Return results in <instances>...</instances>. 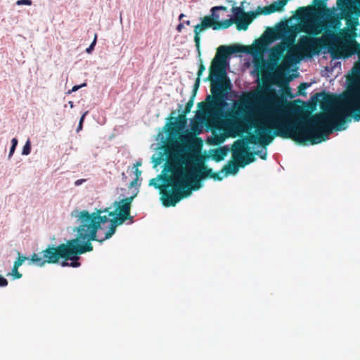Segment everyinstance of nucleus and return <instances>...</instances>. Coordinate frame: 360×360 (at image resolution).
Instances as JSON below:
<instances>
[{
  "label": "nucleus",
  "instance_id": "obj_1",
  "mask_svg": "<svg viewBox=\"0 0 360 360\" xmlns=\"http://www.w3.org/2000/svg\"><path fill=\"white\" fill-rule=\"evenodd\" d=\"M297 96L293 94L286 81L285 87H280L276 94L259 93L255 98L254 111L259 120V126L255 134L250 133L253 128L250 115L253 111L249 100V165L255 161V155L262 160L267 156V146L274 140V136L291 139L298 143L310 141L311 144L320 143L329 139L327 131L323 130L325 124L331 116L319 112L311 117H299L293 121L290 120L289 99ZM252 96L249 90V99Z\"/></svg>",
  "mask_w": 360,
  "mask_h": 360
},
{
  "label": "nucleus",
  "instance_id": "obj_2",
  "mask_svg": "<svg viewBox=\"0 0 360 360\" xmlns=\"http://www.w3.org/2000/svg\"><path fill=\"white\" fill-rule=\"evenodd\" d=\"M248 56V45L233 44L221 45L217 49L215 56L209 67V75L203 80L210 82L211 94L207 96L210 103L221 100V116L230 120L247 117L248 91L243 92L242 98L233 100L234 92L227 76L231 56L243 57Z\"/></svg>",
  "mask_w": 360,
  "mask_h": 360
},
{
  "label": "nucleus",
  "instance_id": "obj_3",
  "mask_svg": "<svg viewBox=\"0 0 360 360\" xmlns=\"http://www.w3.org/2000/svg\"><path fill=\"white\" fill-rule=\"evenodd\" d=\"M110 207L105 209H95V211L90 213L87 210L78 212L75 210L71 215L77 217V221L79 224L78 226L72 229L73 232L91 243L98 240V231L101 229V225L107 223L109 219L106 215H101L103 213L110 212Z\"/></svg>",
  "mask_w": 360,
  "mask_h": 360
},
{
  "label": "nucleus",
  "instance_id": "obj_4",
  "mask_svg": "<svg viewBox=\"0 0 360 360\" xmlns=\"http://www.w3.org/2000/svg\"><path fill=\"white\" fill-rule=\"evenodd\" d=\"M333 113H336L337 116L330 117L323 127V130L328 134L333 130H345L347 128L348 118L350 116H352L354 121H360V92L349 101L346 108L331 109L326 115L331 116Z\"/></svg>",
  "mask_w": 360,
  "mask_h": 360
},
{
  "label": "nucleus",
  "instance_id": "obj_5",
  "mask_svg": "<svg viewBox=\"0 0 360 360\" xmlns=\"http://www.w3.org/2000/svg\"><path fill=\"white\" fill-rule=\"evenodd\" d=\"M214 154L210 156L212 160L217 162L224 160L229 153L231 152L233 158L241 159V167L244 168L248 165V122H243L241 139L236 140L231 146H224L213 150Z\"/></svg>",
  "mask_w": 360,
  "mask_h": 360
},
{
  "label": "nucleus",
  "instance_id": "obj_6",
  "mask_svg": "<svg viewBox=\"0 0 360 360\" xmlns=\"http://www.w3.org/2000/svg\"><path fill=\"white\" fill-rule=\"evenodd\" d=\"M269 58L265 59L262 66V82L264 85L268 86V91H274L273 85L281 84L283 73L276 70V67L281 57V53L275 48L269 50Z\"/></svg>",
  "mask_w": 360,
  "mask_h": 360
},
{
  "label": "nucleus",
  "instance_id": "obj_7",
  "mask_svg": "<svg viewBox=\"0 0 360 360\" xmlns=\"http://www.w3.org/2000/svg\"><path fill=\"white\" fill-rule=\"evenodd\" d=\"M67 245L68 246V250L65 252L63 261L60 263L63 267L77 268L80 266L79 255L93 250L92 243L77 234L75 238L68 240Z\"/></svg>",
  "mask_w": 360,
  "mask_h": 360
},
{
  "label": "nucleus",
  "instance_id": "obj_8",
  "mask_svg": "<svg viewBox=\"0 0 360 360\" xmlns=\"http://www.w3.org/2000/svg\"><path fill=\"white\" fill-rule=\"evenodd\" d=\"M68 240L65 243H61L57 246L49 245L47 248L41 253L43 257L39 254L33 253L30 259V264H34L37 266L42 267L46 263L57 264L60 259H63L65 252L68 250Z\"/></svg>",
  "mask_w": 360,
  "mask_h": 360
},
{
  "label": "nucleus",
  "instance_id": "obj_9",
  "mask_svg": "<svg viewBox=\"0 0 360 360\" xmlns=\"http://www.w3.org/2000/svg\"><path fill=\"white\" fill-rule=\"evenodd\" d=\"M182 187L186 186L185 189L176 190L174 189V185H165L164 189L167 191L168 193H162V191H160L161 194L160 200L163 206L169 207L175 206L182 199L189 197L191 195V187L188 184H181Z\"/></svg>",
  "mask_w": 360,
  "mask_h": 360
},
{
  "label": "nucleus",
  "instance_id": "obj_10",
  "mask_svg": "<svg viewBox=\"0 0 360 360\" xmlns=\"http://www.w3.org/2000/svg\"><path fill=\"white\" fill-rule=\"evenodd\" d=\"M167 158L163 165V169L160 175H162L163 177H167L170 180L167 181V185H174V189L183 190L186 188V186L182 187L181 184H187L186 182V174L183 169H176L174 165L168 162Z\"/></svg>",
  "mask_w": 360,
  "mask_h": 360
},
{
  "label": "nucleus",
  "instance_id": "obj_11",
  "mask_svg": "<svg viewBox=\"0 0 360 360\" xmlns=\"http://www.w3.org/2000/svg\"><path fill=\"white\" fill-rule=\"evenodd\" d=\"M333 25L330 24L329 25H324V29L323 30V34L321 37H310L307 36H301L299 40V44L302 46L304 47L307 52H309L310 55V58L314 56H316L319 54V51L316 50V46L323 43L326 39H334L335 35L330 28Z\"/></svg>",
  "mask_w": 360,
  "mask_h": 360
},
{
  "label": "nucleus",
  "instance_id": "obj_12",
  "mask_svg": "<svg viewBox=\"0 0 360 360\" xmlns=\"http://www.w3.org/2000/svg\"><path fill=\"white\" fill-rule=\"evenodd\" d=\"M174 111L171 113L168 122L163 127L164 132L167 134L169 139H175L178 137L179 132L176 129H179L184 133L188 131L186 116L180 113L179 117H176Z\"/></svg>",
  "mask_w": 360,
  "mask_h": 360
},
{
  "label": "nucleus",
  "instance_id": "obj_13",
  "mask_svg": "<svg viewBox=\"0 0 360 360\" xmlns=\"http://www.w3.org/2000/svg\"><path fill=\"white\" fill-rule=\"evenodd\" d=\"M200 23L194 26V39L201 40L200 34L207 30L212 28L214 26L215 23L220 21V15L219 11H217L214 6L210 9V13L200 17Z\"/></svg>",
  "mask_w": 360,
  "mask_h": 360
},
{
  "label": "nucleus",
  "instance_id": "obj_14",
  "mask_svg": "<svg viewBox=\"0 0 360 360\" xmlns=\"http://www.w3.org/2000/svg\"><path fill=\"white\" fill-rule=\"evenodd\" d=\"M220 103H221V100H218L217 101L210 103V101H207V98L205 99V102H199L197 104L198 111L196 112V115L195 116V118H194L195 120H197L200 122H205V120L202 116L204 114V110L206 107L210 108L219 107V109L217 111V115L220 118L228 120L229 122H232L241 120L242 122H243L245 124L248 122V117H246L245 115H244L243 118H238V119H236V120H230V119L225 118V117H222L221 116L222 108L220 105Z\"/></svg>",
  "mask_w": 360,
  "mask_h": 360
},
{
  "label": "nucleus",
  "instance_id": "obj_15",
  "mask_svg": "<svg viewBox=\"0 0 360 360\" xmlns=\"http://www.w3.org/2000/svg\"><path fill=\"white\" fill-rule=\"evenodd\" d=\"M163 129L158 134L157 140L160 141L159 146L157 148V150H159L158 156L155 157V155H153L151 157V162L153 164V167L155 168L158 165H160L164 160H166L167 158L170 157V151L166 148L165 142L168 136L167 137L165 136Z\"/></svg>",
  "mask_w": 360,
  "mask_h": 360
},
{
  "label": "nucleus",
  "instance_id": "obj_16",
  "mask_svg": "<svg viewBox=\"0 0 360 360\" xmlns=\"http://www.w3.org/2000/svg\"><path fill=\"white\" fill-rule=\"evenodd\" d=\"M138 191L133 195L125 198L120 201H115L113 205L115 207L114 211L108 212V217H115L123 215L127 212H130L131 207V202L136 196Z\"/></svg>",
  "mask_w": 360,
  "mask_h": 360
},
{
  "label": "nucleus",
  "instance_id": "obj_17",
  "mask_svg": "<svg viewBox=\"0 0 360 360\" xmlns=\"http://www.w3.org/2000/svg\"><path fill=\"white\" fill-rule=\"evenodd\" d=\"M302 31L312 36L311 37H316L324 29V25L318 20H311L309 21L303 22L302 24Z\"/></svg>",
  "mask_w": 360,
  "mask_h": 360
},
{
  "label": "nucleus",
  "instance_id": "obj_18",
  "mask_svg": "<svg viewBox=\"0 0 360 360\" xmlns=\"http://www.w3.org/2000/svg\"><path fill=\"white\" fill-rule=\"evenodd\" d=\"M194 42L195 44L196 51L198 53V70L197 72V78L195 79L193 86H195V88H199L200 84L201 76L202 75V74L206 68H205V65H204L202 56H201L202 53H201V49H200V40L194 39Z\"/></svg>",
  "mask_w": 360,
  "mask_h": 360
},
{
  "label": "nucleus",
  "instance_id": "obj_19",
  "mask_svg": "<svg viewBox=\"0 0 360 360\" xmlns=\"http://www.w3.org/2000/svg\"><path fill=\"white\" fill-rule=\"evenodd\" d=\"M241 165L239 166L236 162L229 160L220 170L222 179L229 175H235L238 173Z\"/></svg>",
  "mask_w": 360,
  "mask_h": 360
},
{
  "label": "nucleus",
  "instance_id": "obj_20",
  "mask_svg": "<svg viewBox=\"0 0 360 360\" xmlns=\"http://www.w3.org/2000/svg\"><path fill=\"white\" fill-rule=\"evenodd\" d=\"M184 152V150H180L175 151L172 154L170 153V155H172L174 162L173 165H174L176 169L177 167H181V169H184V168L188 167L189 165L188 161L186 159L185 157L181 155Z\"/></svg>",
  "mask_w": 360,
  "mask_h": 360
},
{
  "label": "nucleus",
  "instance_id": "obj_21",
  "mask_svg": "<svg viewBox=\"0 0 360 360\" xmlns=\"http://www.w3.org/2000/svg\"><path fill=\"white\" fill-rule=\"evenodd\" d=\"M199 88H195V86H193L192 94L191 96L186 104L185 108L183 110V105L179 104L178 106V112L179 113H183L184 116H187L188 113H190L191 108L193 106L194 101L195 98V96L197 95V92L198 91Z\"/></svg>",
  "mask_w": 360,
  "mask_h": 360
},
{
  "label": "nucleus",
  "instance_id": "obj_22",
  "mask_svg": "<svg viewBox=\"0 0 360 360\" xmlns=\"http://www.w3.org/2000/svg\"><path fill=\"white\" fill-rule=\"evenodd\" d=\"M200 172L202 174V179H212L214 181H221L220 171L214 172L212 168L208 167L207 165L203 166L200 169Z\"/></svg>",
  "mask_w": 360,
  "mask_h": 360
},
{
  "label": "nucleus",
  "instance_id": "obj_23",
  "mask_svg": "<svg viewBox=\"0 0 360 360\" xmlns=\"http://www.w3.org/2000/svg\"><path fill=\"white\" fill-rule=\"evenodd\" d=\"M245 3V0H243L240 2V5L239 6H233L231 8V12L233 13L232 18L239 19L241 17L248 18V12H246L244 9V4Z\"/></svg>",
  "mask_w": 360,
  "mask_h": 360
},
{
  "label": "nucleus",
  "instance_id": "obj_24",
  "mask_svg": "<svg viewBox=\"0 0 360 360\" xmlns=\"http://www.w3.org/2000/svg\"><path fill=\"white\" fill-rule=\"evenodd\" d=\"M168 180H170V179L169 178H167V177H163L162 175H159L158 174L157 176V177L151 179L149 181V186H153L155 188L159 189L160 191L162 186L159 183V181H161V184H162L163 186H164L165 185H167V181H168Z\"/></svg>",
  "mask_w": 360,
  "mask_h": 360
},
{
  "label": "nucleus",
  "instance_id": "obj_25",
  "mask_svg": "<svg viewBox=\"0 0 360 360\" xmlns=\"http://www.w3.org/2000/svg\"><path fill=\"white\" fill-rule=\"evenodd\" d=\"M235 22L234 18H229L226 19L222 21L218 22V23H215L214 26L213 27L214 30H225L231 27Z\"/></svg>",
  "mask_w": 360,
  "mask_h": 360
},
{
  "label": "nucleus",
  "instance_id": "obj_26",
  "mask_svg": "<svg viewBox=\"0 0 360 360\" xmlns=\"http://www.w3.org/2000/svg\"><path fill=\"white\" fill-rule=\"evenodd\" d=\"M203 186V179L200 175L194 176L193 179V188H191L192 191H198Z\"/></svg>",
  "mask_w": 360,
  "mask_h": 360
},
{
  "label": "nucleus",
  "instance_id": "obj_27",
  "mask_svg": "<svg viewBox=\"0 0 360 360\" xmlns=\"http://www.w3.org/2000/svg\"><path fill=\"white\" fill-rule=\"evenodd\" d=\"M117 227L112 225L111 223L110 224L109 229L108 231L105 234V237L103 238L100 239L98 237V240L96 241L102 243L104 240L110 238L115 233Z\"/></svg>",
  "mask_w": 360,
  "mask_h": 360
},
{
  "label": "nucleus",
  "instance_id": "obj_28",
  "mask_svg": "<svg viewBox=\"0 0 360 360\" xmlns=\"http://www.w3.org/2000/svg\"><path fill=\"white\" fill-rule=\"evenodd\" d=\"M240 19H235L233 24L236 25V28L238 31L247 30H248V18H244L243 22H240Z\"/></svg>",
  "mask_w": 360,
  "mask_h": 360
},
{
  "label": "nucleus",
  "instance_id": "obj_29",
  "mask_svg": "<svg viewBox=\"0 0 360 360\" xmlns=\"http://www.w3.org/2000/svg\"><path fill=\"white\" fill-rule=\"evenodd\" d=\"M346 85L349 89H355L358 85V79L353 75H350L347 79Z\"/></svg>",
  "mask_w": 360,
  "mask_h": 360
},
{
  "label": "nucleus",
  "instance_id": "obj_30",
  "mask_svg": "<svg viewBox=\"0 0 360 360\" xmlns=\"http://www.w3.org/2000/svg\"><path fill=\"white\" fill-rule=\"evenodd\" d=\"M30 258H28L25 255H22L19 252H18V257L16 260L14 262L13 266L19 268L23 264L24 262H25L26 260L30 261Z\"/></svg>",
  "mask_w": 360,
  "mask_h": 360
},
{
  "label": "nucleus",
  "instance_id": "obj_31",
  "mask_svg": "<svg viewBox=\"0 0 360 360\" xmlns=\"http://www.w3.org/2000/svg\"><path fill=\"white\" fill-rule=\"evenodd\" d=\"M203 123L204 122H200V124H195L193 123H191L190 128L191 133L195 136L200 134L202 132Z\"/></svg>",
  "mask_w": 360,
  "mask_h": 360
},
{
  "label": "nucleus",
  "instance_id": "obj_32",
  "mask_svg": "<svg viewBox=\"0 0 360 360\" xmlns=\"http://www.w3.org/2000/svg\"><path fill=\"white\" fill-rule=\"evenodd\" d=\"M311 82L309 83V82H302L300 84V86H299V90H298V92H297V96H307V93L305 92L306 89L307 88H309L311 85Z\"/></svg>",
  "mask_w": 360,
  "mask_h": 360
},
{
  "label": "nucleus",
  "instance_id": "obj_33",
  "mask_svg": "<svg viewBox=\"0 0 360 360\" xmlns=\"http://www.w3.org/2000/svg\"><path fill=\"white\" fill-rule=\"evenodd\" d=\"M112 217V219L110 220V222L115 227L123 224L125 221V219L123 218L122 215H118Z\"/></svg>",
  "mask_w": 360,
  "mask_h": 360
},
{
  "label": "nucleus",
  "instance_id": "obj_34",
  "mask_svg": "<svg viewBox=\"0 0 360 360\" xmlns=\"http://www.w3.org/2000/svg\"><path fill=\"white\" fill-rule=\"evenodd\" d=\"M18 139L16 138H13L11 140V146L10 148V151H9V154H8V158L10 159L12 155H13L15 150V148L18 146Z\"/></svg>",
  "mask_w": 360,
  "mask_h": 360
},
{
  "label": "nucleus",
  "instance_id": "obj_35",
  "mask_svg": "<svg viewBox=\"0 0 360 360\" xmlns=\"http://www.w3.org/2000/svg\"><path fill=\"white\" fill-rule=\"evenodd\" d=\"M30 152H31V142H30V140L28 139L22 148V155H28L30 153Z\"/></svg>",
  "mask_w": 360,
  "mask_h": 360
},
{
  "label": "nucleus",
  "instance_id": "obj_36",
  "mask_svg": "<svg viewBox=\"0 0 360 360\" xmlns=\"http://www.w3.org/2000/svg\"><path fill=\"white\" fill-rule=\"evenodd\" d=\"M7 276H12L13 279H19L22 275L18 271V268L13 266L11 273H8Z\"/></svg>",
  "mask_w": 360,
  "mask_h": 360
},
{
  "label": "nucleus",
  "instance_id": "obj_37",
  "mask_svg": "<svg viewBox=\"0 0 360 360\" xmlns=\"http://www.w3.org/2000/svg\"><path fill=\"white\" fill-rule=\"evenodd\" d=\"M262 14V10L260 11H249V25L256 18L259 14Z\"/></svg>",
  "mask_w": 360,
  "mask_h": 360
},
{
  "label": "nucleus",
  "instance_id": "obj_38",
  "mask_svg": "<svg viewBox=\"0 0 360 360\" xmlns=\"http://www.w3.org/2000/svg\"><path fill=\"white\" fill-rule=\"evenodd\" d=\"M88 113V111H86L83 113V115L81 116L80 119H79V124H78V126H77V132H79L80 130L82 129V127H83V122H84V118H85V116L87 115Z\"/></svg>",
  "mask_w": 360,
  "mask_h": 360
},
{
  "label": "nucleus",
  "instance_id": "obj_39",
  "mask_svg": "<svg viewBox=\"0 0 360 360\" xmlns=\"http://www.w3.org/2000/svg\"><path fill=\"white\" fill-rule=\"evenodd\" d=\"M324 96H325V91H321V92L316 93L314 95H313L311 97V99L312 101H319V100L323 98Z\"/></svg>",
  "mask_w": 360,
  "mask_h": 360
},
{
  "label": "nucleus",
  "instance_id": "obj_40",
  "mask_svg": "<svg viewBox=\"0 0 360 360\" xmlns=\"http://www.w3.org/2000/svg\"><path fill=\"white\" fill-rule=\"evenodd\" d=\"M96 39H97V35L95 34V37H94V39L93 41L91 42L90 46L86 49V53H91L92 52V51L94 49V47H95L96 44Z\"/></svg>",
  "mask_w": 360,
  "mask_h": 360
},
{
  "label": "nucleus",
  "instance_id": "obj_41",
  "mask_svg": "<svg viewBox=\"0 0 360 360\" xmlns=\"http://www.w3.org/2000/svg\"><path fill=\"white\" fill-rule=\"evenodd\" d=\"M326 0H313L312 4L315 6L324 7L326 6Z\"/></svg>",
  "mask_w": 360,
  "mask_h": 360
},
{
  "label": "nucleus",
  "instance_id": "obj_42",
  "mask_svg": "<svg viewBox=\"0 0 360 360\" xmlns=\"http://www.w3.org/2000/svg\"><path fill=\"white\" fill-rule=\"evenodd\" d=\"M86 86V82H84L82 83V84L80 85H75L72 89L70 91H68V94H70L72 92H75L77 91V90H79L80 88L82 87H84V86Z\"/></svg>",
  "mask_w": 360,
  "mask_h": 360
},
{
  "label": "nucleus",
  "instance_id": "obj_43",
  "mask_svg": "<svg viewBox=\"0 0 360 360\" xmlns=\"http://www.w3.org/2000/svg\"><path fill=\"white\" fill-rule=\"evenodd\" d=\"M311 11V7L308 6H304V7H300L298 8V12L300 13H308L309 11Z\"/></svg>",
  "mask_w": 360,
  "mask_h": 360
},
{
  "label": "nucleus",
  "instance_id": "obj_44",
  "mask_svg": "<svg viewBox=\"0 0 360 360\" xmlns=\"http://www.w3.org/2000/svg\"><path fill=\"white\" fill-rule=\"evenodd\" d=\"M17 5H27L30 6L32 4L31 0H18L16 2Z\"/></svg>",
  "mask_w": 360,
  "mask_h": 360
},
{
  "label": "nucleus",
  "instance_id": "obj_45",
  "mask_svg": "<svg viewBox=\"0 0 360 360\" xmlns=\"http://www.w3.org/2000/svg\"><path fill=\"white\" fill-rule=\"evenodd\" d=\"M352 72L354 75H360V64L352 68Z\"/></svg>",
  "mask_w": 360,
  "mask_h": 360
},
{
  "label": "nucleus",
  "instance_id": "obj_46",
  "mask_svg": "<svg viewBox=\"0 0 360 360\" xmlns=\"http://www.w3.org/2000/svg\"><path fill=\"white\" fill-rule=\"evenodd\" d=\"M333 72V68L326 67L325 70L323 71L322 76L323 77H329L328 73Z\"/></svg>",
  "mask_w": 360,
  "mask_h": 360
},
{
  "label": "nucleus",
  "instance_id": "obj_47",
  "mask_svg": "<svg viewBox=\"0 0 360 360\" xmlns=\"http://www.w3.org/2000/svg\"><path fill=\"white\" fill-rule=\"evenodd\" d=\"M8 285V281L4 276H0V287H5Z\"/></svg>",
  "mask_w": 360,
  "mask_h": 360
},
{
  "label": "nucleus",
  "instance_id": "obj_48",
  "mask_svg": "<svg viewBox=\"0 0 360 360\" xmlns=\"http://www.w3.org/2000/svg\"><path fill=\"white\" fill-rule=\"evenodd\" d=\"M122 217H123L124 219H125V221L129 219L130 220V224H131L133 222V221H132L133 217L131 216L130 212L125 213L124 214L122 215Z\"/></svg>",
  "mask_w": 360,
  "mask_h": 360
},
{
  "label": "nucleus",
  "instance_id": "obj_49",
  "mask_svg": "<svg viewBox=\"0 0 360 360\" xmlns=\"http://www.w3.org/2000/svg\"><path fill=\"white\" fill-rule=\"evenodd\" d=\"M215 8H217V11H227L228 8L226 6H214Z\"/></svg>",
  "mask_w": 360,
  "mask_h": 360
},
{
  "label": "nucleus",
  "instance_id": "obj_50",
  "mask_svg": "<svg viewBox=\"0 0 360 360\" xmlns=\"http://www.w3.org/2000/svg\"><path fill=\"white\" fill-rule=\"evenodd\" d=\"M137 181H138V179L136 178L134 179L133 181H131L129 185V188H132L134 186H135L137 184Z\"/></svg>",
  "mask_w": 360,
  "mask_h": 360
},
{
  "label": "nucleus",
  "instance_id": "obj_51",
  "mask_svg": "<svg viewBox=\"0 0 360 360\" xmlns=\"http://www.w3.org/2000/svg\"><path fill=\"white\" fill-rule=\"evenodd\" d=\"M85 179H78L75 182V185L76 186H80L83 182H84Z\"/></svg>",
  "mask_w": 360,
  "mask_h": 360
},
{
  "label": "nucleus",
  "instance_id": "obj_52",
  "mask_svg": "<svg viewBox=\"0 0 360 360\" xmlns=\"http://www.w3.org/2000/svg\"><path fill=\"white\" fill-rule=\"evenodd\" d=\"M184 27V23H179L176 27V30L180 32H181L182 29Z\"/></svg>",
  "mask_w": 360,
  "mask_h": 360
},
{
  "label": "nucleus",
  "instance_id": "obj_53",
  "mask_svg": "<svg viewBox=\"0 0 360 360\" xmlns=\"http://www.w3.org/2000/svg\"><path fill=\"white\" fill-rule=\"evenodd\" d=\"M134 173H135V175H136V178L139 179V177L141 174V171L139 170L138 168H136V170H135Z\"/></svg>",
  "mask_w": 360,
  "mask_h": 360
},
{
  "label": "nucleus",
  "instance_id": "obj_54",
  "mask_svg": "<svg viewBox=\"0 0 360 360\" xmlns=\"http://www.w3.org/2000/svg\"><path fill=\"white\" fill-rule=\"evenodd\" d=\"M226 1H227L229 4H230L232 6V7H233V6H236V4H237V3H236V1L235 0H226Z\"/></svg>",
  "mask_w": 360,
  "mask_h": 360
},
{
  "label": "nucleus",
  "instance_id": "obj_55",
  "mask_svg": "<svg viewBox=\"0 0 360 360\" xmlns=\"http://www.w3.org/2000/svg\"><path fill=\"white\" fill-rule=\"evenodd\" d=\"M243 68H248V58H244Z\"/></svg>",
  "mask_w": 360,
  "mask_h": 360
},
{
  "label": "nucleus",
  "instance_id": "obj_56",
  "mask_svg": "<svg viewBox=\"0 0 360 360\" xmlns=\"http://www.w3.org/2000/svg\"><path fill=\"white\" fill-rule=\"evenodd\" d=\"M252 46H249V52H248L249 56L252 55Z\"/></svg>",
  "mask_w": 360,
  "mask_h": 360
},
{
  "label": "nucleus",
  "instance_id": "obj_57",
  "mask_svg": "<svg viewBox=\"0 0 360 360\" xmlns=\"http://www.w3.org/2000/svg\"><path fill=\"white\" fill-rule=\"evenodd\" d=\"M184 16L185 15L184 13L180 14L179 16V20H181Z\"/></svg>",
  "mask_w": 360,
  "mask_h": 360
},
{
  "label": "nucleus",
  "instance_id": "obj_58",
  "mask_svg": "<svg viewBox=\"0 0 360 360\" xmlns=\"http://www.w3.org/2000/svg\"><path fill=\"white\" fill-rule=\"evenodd\" d=\"M184 23H185L187 25H191V21L190 20H186V21L184 22Z\"/></svg>",
  "mask_w": 360,
  "mask_h": 360
},
{
  "label": "nucleus",
  "instance_id": "obj_59",
  "mask_svg": "<svg viewBox=\"0 0 360 360\" xmlns=\"http://www.w3.org/2000/svg\"><path fill=\"white\" fill-rule=\"evenodd\" d=\"M324 49L326 50V52H329V51H330V47H328V46H325V47H324Z\"/></svg>",
  "mask_w": 360,
  "mask_h": 360
},
{
  "label": "nucleus",
  "instance_id": "obj_60",
  "mask_svg": "<svg viewBox=\"0 0 360 360\" xmlns=\"http://www.w3.org/2000/svg\"><path fill=\"white\" fill-rule=\"evenodd\" d=\"M141 162H137L135 166L137 167L141 166Z\"/></svg>",
  "mask_w": 360,
  "mask_h": 360
},
{
  "label": "nucleus",
  "instance_id": "obj_61",
  "mask_svg": "<svg viewBox=\"0 0 360 360\" xmlns=\"http://www.w3.org/2000/svg\"><path fill=\"white\" fill-rule=\"evenodd\" d=\"M251 74H252V75H255V74H257V75H258V72H256V71H252V72H251Z\"/></svg>",
  "mask_w": 360,
  "mask_h": 360
},
{
  "label": "nucleus",
  "instance_id": "obj_62",
  "mask_svg": "<svg viewBox=\"0 0 360 360\" xmlns=\"http://www.w3.org/2000/svg\"><path fill=\"white\" fill-rule=\"evenodd\" d=\"M122 178H124V179H126V178H127V176H125V174H124V172H122Z\"/></svg>",
  "mask_w": 360,
  "mask_h": 360
},
{
  "label": "nucleus",
  "instance_id": "obj_63",
  "mask_svg": "<svg viewBox=\"0 0 360 360\" xmlns=\"http://www.w3.org/2000/svg\"><path fill=\"white\" fill-rule=\"evenodd\" d=\"M69 103H70V105L72 108V106H73V103L70 101Z\"/></svg>",
  "mask_w": 360,
  "mask_h": 360
},
{
  "label": "nucleus",
  "instance_id": "obj_64",
  "mask_svg": "<svg viewBox=\"0 0 360 360\" xmlns=\"http://www.w3.org/2000/svg\"><path fill=\"white\" fill-rule=\"evenodd\" d=\"M341 2V0H338L337 4H339Z\"/></svg>",
  "mask_w": 360,
  "mask_h": 360
}]
</instances>
